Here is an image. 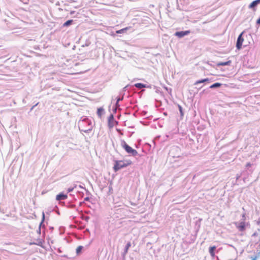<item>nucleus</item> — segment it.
Segmentation results:
<instances>
[{
    "label": "nucleus",
    "mask_w": 260,
    "mask_h": 260,
    "mask_svg": "<svg viewBox=\"0 0 260 260\" xmlns=\"http://www.w3.org/2000/svg\"><path fill=\"white\" fill-rule=\"evenodd\" d=\"M221 86V84L220 83H215L210 86V88H214L216 87H219Z\"/></svg>",
    "instance_id": "nucleus-13"
},
{
    "label": "nucleus",
    "mask_w": 260,
    "mask_h": 260,
    "mask_svg": "<svg viewBox=\"0 0 260 260\" xmlns=\"http://www.w3.org/2000/svg\"><path fill=\"white\" fill-rule=\"evenodd\" d=\"M73 22V20H69L67 21H66L63 24V26H68L71 24Z\"/></svg>",
    "instance_id": "nucleus-15"
},
{
    "label": "nucleus",
    "mask_w": 260,
    "mask_h": 260,
    "mask_svg": "<svg viewBox=\"0 0 260 260\" xmlns=\"http://www.w3.org/2000/svg\"><path fill=\"white\" fill-rule=\"evenodd\" d=\"M135 86L139 89H141L146 87L145 85L140 83H136L135 84Z\"/></svg>",
    "instance_id": "nucleus-12"
},
{
    "label": "nucleus",
    "mask_w": 260,
    "mask_h": 260,
    "mask_svg": "<svg viewBox=\"0 0 260 260\" xmlns=\"http://www.w3.org/2000/svg\"><path fill=\"white\" fill-rule=\"evenodd\" d=\"M132 164V162L130 160H127L125 161L116 160L113 167V170L115 172H117L118 170L121 169V168L131 165Z\"/></svg>",
    "instance_id": "nucleus-1"
},
{
    "label": "nucleus",
    "mask_w": 260,
    "mask_h": 260,
    "mask_svg": "<svg viewBox=\"0 0 260 260\" xmlns=\"http://www.w3.org/2000/svg\"><path fill=\"white\" fill-rule=\"evenodd\" d=\"M178 108H179V111L180 112V114L182 116L183 115V110H182V107L180 106V105H178Z\"/></svg>",
    "instance_id": "nucleus-18"
},
{
    "label": "nucleus",
    "mask_w": 260,
    "mask_h": 260,
    "mask_svg": "<svg viewBox=\"0 0 260 260\" xmlns=\"http://www.w3.org/2000/svg\"><path fill=\"white\" fill-rule=\"evenodd\" d=\"M256 23L260 25V17L257 20Z\"/></svg>",
    "instance_id": "nucleus-21"
},
{
    "label": "nucleus",
    "mask_w": 260,
    "mask_h": 260,
    "mask_svg": "<svg viewBox=\"0 0 260 260\" xmlns=\"http://www.w3.org/2000/svg\"><path fill=\"white\" fill-rule=\"evenodd\" d=\"M121 145L127 153L131 154L133 156H136L138 154L137 150L128 145L124 141L121 142Z\"/></svg>",
    "instance_id": "nucleus-2"
},
{
    "label": "nucleus",
    "mask_w": 260,
    "mask_h": 260,
    "mask_svg": "<svg viewBox=\"0 0 260 260\" xmlns=\"http://www.w3.org/2000/svg\"><path fill=\"white\" fill-rule=\"evenodd\" d=\"M131 246V243L130 242H128L127 244H126V245L125 246V250H124V254H126L128 252V249Z\"/></svg>",
    "instance_id": "nucleus-14"
},
{
    "label": "nucleus",
    "mask_w": 260,
    "mask_h": 260,
    "mask_svg": "<svg viewBox=\"0 0 260 260\" xmlns=\"http://www.w3.org/2000/svg\"><path fill=\"white\" fill-rule=\"evenodd\" d=\"M251 260H257V257L256 256L252 257Z\"/></svg>",
    "instance_id": "nucleus-22"
},
{
    "label": "nucleus",
    "mask_w": 260,
    "mask_h": 260,
    "mask_svg": "<svg viewBox=\"0 0 260 260\" xmlns=\"http://www.w3.org/2000/svg\"><path fill=\"white\" fill-rule=\"evenodd\" d=\"M260 3V0H255L252 2L250 5L249 6V8H252L256 6L257 4Z\"/></svg>",
    "instance_id": "nucleus-9"
},
{
    "label": "nucleus",
    "mask_w": 260,
    "mask_h": 260,
    "mask_svg": "<svg viewBox=\"0 0 260 260\" xmlns=\"http://www.w3.org/2000/svg\"><path fill=\"white\" fill-rule=\"evenodd\" d=\"M251 164L250 162H248L246 164V167H250Z\"/></svg>",
    "instance_id": "nucleus-23"
},
{
    "label": "nucleus",
    "mask_w": 260,
    "mask_h": 260,
    "mask_svg": "<svg viewBox=\"0 0 260 260\" xmlns=\"http://www.w3.org/2000/svg\"><path fill=\"white\" fill-rule=\"evenodd\" d=\"M67 194H64L63 193H60L56 196V200L57 201L64 200L67 199Z\"/></svg>",
    "instance_id": "nucleus-5"
},
{
    "label": "nucleus",
    "mask_w": 260,
    "mask_h": 260,
    "mask_svg": "<svg viewBox=\"0 0 260 260\" xmlns=\"http://www.w3.org/2000/svg\"><path fill=\"white\" fill-rule=\"evenodd\" d=\"M231 61L229 60L225 62H219L217 63V66H229L231 64Z\"/></svg>",
    "instance_id": "nucleus-8"
},
{
    "label": "nucleus",
    "mask_w": 260,
    "mask_h": 260,
    "mask_svg": "<svg viewBox=\"0 0 260 260\" xmlns=\"http://www.w3.org/2000/svg\"><path fill=\"white\" fill-rule=\"evenodd\" d=\"M238 230L240 231H244L245 230V224L244 222H241L239 223L238 226H237Z\"/></svg>",
    "instance_id": "nucleus-7"
},
{
    "label": "nucleus",
    "mask_w": 260,
    "mask_h": 260,
    "mask_svg": "<svg viewBox=\"0 0 260 260\" xmlns=\"http://www.w3.org/2000/svg\"><path fill=\"white\" fill-rule=\"evenodd\" d=\"M242 34H241L237 39L236 47L238 49H240L242 47L243 39L242 37Z\"/></svg>",
    "instance_id": "nucleus-4"
},
{
    "label": "nucleus",
    "mask_w": 260,
    "mask_h": 260,
    "mask_svg": "<svg viewBox=\"0 0 260 260\" xmlns=\"http://www.w3.org/2000/svg\"><path fill=\"white\" fill-rule=\"evenodd\" d=\"M73 188H69L68 189V193L73 191Z\"/></svg>",
    "instance_id": "nucleus-20"
},
{
    "label": "nucleus",
    "mask_w": 260,
    "mask_h": 260,
    "mask_svg": "<svg viewBox=\"0 0 260 260\" xmlns=\"http://www.w3.org/2000/svg\"><path fill=\"white\" fill-rule=\"evenodd\" d=\"M113 116L112 115H111L109 118V120L110 121L111 120H113Z\"/></svg>",
    "instance_id": "nucleus-19"
},
{
    "label": "nucleus",
    "mask_w": 260,
    "mask_h": 260,
    "mask_svg": "<svg viewBox=\"0 0 260 260\" xmlns=\"http://www.w3.org/2000/svg\"><path fill=\"white\" fill-rule=\"evenodd\" d=\"M209 79L208 78H206V79H202V80H198L195 83H194V85H198L199 84H200V83H204V82H207V81H209Z\"/></svg>",
    "instance_id": "nucleus-11"
},
{
    "label": "nucleus",
    "mask_w": 260,
    "mask_h": 260,
    "mask_svg": "<svg viewBox=\"0 0 260 260\" xmlns=\"http://www.w3.org/2000/svg\"><path fill=\"white\" fill-rule=\"evenodd\" d=\"M216 248L215 246H213L209 247V252L212 257H214L215 256V250Z\"/></svg>",
    "instance_id": "nucleus-6"
},
{
    "label": "nucleus",
    "mask_w": 260,
    "mask_h": 260,
    "mask_svg": "<svg viewBox=\"0 0 260 260\" xmlns=\"http://www.w3.org/2000/svg\"><path fill=\"white\" fill-rule=\"evenodd\" d=\"M190 32V31L189 30L177 31L175 32V35L178 38H182L184 36L188 35Z\"/></svg>",
    "instance_id": "nucleus-3"
},
{
    "label": "nucleus",
    "mask_w": 260,
    "mask_h": 260,
    "mask_svg": "<svg viewBox=\"0 0 260 260\" xmlns=\"http://www.w3.org/2000/svg\"><path fill=\"white\" fill-rule=\"evenodd\" d=\"M83 247L82 246H79L76 249V253L79 254L80 253Z\"/></svg>",
    "instance_id": "nucleus-17"
},
{
    "label": "nucleus",
    "mask_w": 260,
    "mask_h": 260,
    "mask_svg": "<svg viewBox=\"0 0 260 260\" xmlns=\"http://www.w3.org/2000/svg\"><path fill=\"white\" fill-rule=\"evenodd\" d=\"M253 236H255V235H256V233L253 234Z\"/></svg>",
    "instance_id": "nucleus-24"
},
{
    "label": "nucleus",
    "mask_w": 260,
    "mask_h": 260,
    "mask_svg": "<svg viewBox=\"0 0 260 260\" xmlns=\"http://www.w3.org/2000/svg\"><path fill=\"white\" fill-rule=\"evenodd\" d=\"M128 28L127 27L122 28L121 29L118 30L116 31L117 34H121L123 33L125 30H127Z\"/></svg>",
    "instance_id": "nucleus-16"
},
{
    "label": "nucleus",
    "mask_w": 260,
    "mask_h": 260,
    "mask_svg": "<svg viewBox=\"0 0 260 260\" xmlns=\"http://www.w3.org/2000/svg\"><path fill=\"white\" fill-rule=\"evenodd\" d=\"M103 112L104 109L103 108H99L98 109L97 114L100 118L102 117Z\"/></svg>",
    "instance_id": "nucleus-10"
}]
</instances>
